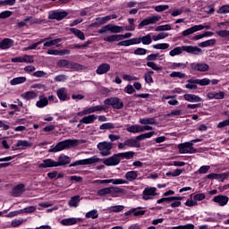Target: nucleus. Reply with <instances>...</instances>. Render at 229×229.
<instances>
[{
  "instance_id": "f257e3e1",
  "label": "nucleus",
  "mask_w": 229,
  "mask_h": 229,
  "mask_svg": "<svg viewBox=\"0 0 229 229\" xmlns=\"http://www.w3.org/2000/svg\"><path fill=\"white\" fill-rule=\"evenodd\" d=\"M74 146H80V140H65L57 143L53 148L48 150L49 153H58V151H64V149H71Z\"/></svg>"
},
{
  "instance_id": "f03ea898",
  "label": "nucleus",
  "mask_w": 229,
  "mask_h": 229,
  "mask_svg": "<svg viewBox=\"0 0 229 229\" xmlns=\"http://www.w3.org/2000/svg\"><path fill=\"white\" fill-rule=\"evenodd\" d=\"M97 148L102 157H110V155H112L114 143L108 141H102L97 145Z\"/></svg>"
},
{
  "instance_id": "7ed1b4c3",
  "label": "nucleus",
  "mask_w": 229,
  "mask_h": 229,
  "mask_svg": "<svg viewBox=\"0 0 229 229\" xmlns=\"http://www.w3.org/2000/svg\"><path fill=\"white\" fill-rule=\"evenodd\" d=\"M123 192H124V190L119 187H109L98 190L97 194L98 196H106V194H110L112 198H117V194H123Z\"/></svg>"
},
{
  "instance_id": "20e7f679",
  "label": "nucleus",
  "mask_w": 229,
  "mask_h": 229,
  "mask_svg": "<svg viewBox=\"0 0 229 229\" xmlns=\"http://www.w3.org/2000/svg\"><path fill=\"white\" fill-rule=\"evenodd\" d=\"M98 162H101V158L98 157V156H93L89 158L77 160L72 163L70 167H76V165H92V164H98Z\"/></svg>"
},
{
  "instance_id": "39448f33",
  "label": "nucleus",
  "mask_w": 229,
  "mask_h": 229,
  "mask_svg": "<svg viewBox=\"0 0 229 229\" xmlns=\"http://www.w3.org/2000/svg\"><path fill=\"white\" fill-rule=\"evenodd\" d=\"M162 19V16L157 14V15H151L143 21H140V23L138 25L139 30H142L144 26H149V24H157L160 20Z\"/></svg>"
},
{
  "instance_id": "423d86ee",
  "label": "nucleus",
  "mask_w": 229,
  "mask_h": 229,
  "mask_svg": "<svg viewBox=\"0 0 229 229\" xmlns=\"http://www.w3.org/2000/svg\"><path fill=\"white\" fill-rule=\"evenodd\" d=\"M103 164L106 165L107 167H114L115 165H119L121 164V156L120 154H114L111 156L110 157L106 158L103 161Z\"/></svg>"
},
{
  "instance_id": "0eeeda50",
  "label": "nucleus",
  "mask_w": 229,
  "mask_h": 229,
  "mask_svg": "<svg viewBox=\"0 0 229 229\" xmlns=\"http://www.w3.org/2000/svg\"><path fill=\"white\" fill-rule=\"evenodd\" d=\"M179 153L185 155L188 153H196V149L192 147V142H185L178 145Z\"/></svg>"
},
{
  "instance_id": "6e6552de",
  "label": "nucleus",
  "mask_w": 229,
  "mask_h": 229,
  "mask_svg": "<svg viewBox=\"0 0 229 229\" xmlns=\"http://www.w3.org/2000/svg\"><path fill=\"white\" fill-rule=\"evenodd\" d=\"M157 194L158 193H157L156 187H147L143 191L142 199H145V201L153 199V198H155V196H157Z\"/></svg>"
},
{
  "instance_id": "1a4fd4ad",
  "label": "nucleus",
  "mask_w": 229,
  "mask_h": 229,
  "mask_svg": "<svg viewBox=\"0 0 229 229\" xmlns=\"http://www.w3.org/2000/svg\"><path fill=\"white\" fill-rule=\"evenodd\" d=\"M105 105L111 106L113 108H116V110H120V108H123L124 105L123 104V101L117 98H107L104 101Z\"/></svg>"
},
{
  "instance_id": "9d476101",
  "label": "nucleus",
  "mask_w": 229,
  "mask_h": 229,
  "mask_svg": "<svg viewBox=\"0 0 229 229\" xmlns=\"http://www.w3.org/2000/svg\"><path fill=\"white\" fill-rule=\"evenodd\" d=\"M191 68L193 71H199V72H207L210 69V66L208 64L202 63V64H196L192 63L191 64Z\"/></svg>"
},
{
  "instance_id": "9b49d317",
  "label": "nucleus",
  "mask_w": 229,
  "mask_h": 229,
  "mask_svg": "<svg viewBox=\"0 0 229 229\" xmlns=\"http://www.w3.org/2000/svg\"><path fill=\"white\" fill-rule=\"evenodd\" d=\"M67 15H69V13L65 11H55L49 14V19H55V21H62V19H65Z\"/></svg>"
},
{
  "instance_id": "f8f14e48",
  "label": "nucleus",
  "mask_w": 229,
  "mask_h": 229,
  "mask_svg": "<svg viewBox=\"0 0 229 229\" xmlns=\"http://www.w3.org/2000/svg\"><path fill=\"white\" fill-rule=\"evenodd\" d=\"M229 198L226 195H218L215 196L213 201L215 203H218L220 207H225L228 204Z\"/></svg>"
},
{
  "instance_id": "ddd939ff",
  "label": "nucleus",
  "mask_w": 229,
  "mask_h": 229,
  "mask_svg": "<svg viewBox=\"0 0 229 229\" xmlns=\"http://www.w3.org/2000/svg\"><path fill=\"white\" fill-rule=\"evenodd\" d=\"M26 192V188H24V184H18L13 190L12 196L14 198H19V196H22Z\"/></svg>"
},
{
  "instance_id": "4468645a",
  "label": "nucleus",
  "mask_w": 229,
  "mask_h": 229,
  "mask_svg": "<svg viewBox=\"0 0 229 229\" xmlns=\"http://www.w3.org/2000/svg\"><path fill=\"white\" fill-rule=\"evenodd\" d=\"M187 82L195 83V84L200 85V87H206V85H210V79L205 78V79L199 80V79L191 78L188 80Z\"/></svg>"
},
{
  "instance_id": "2eb2a0df",
  "label": "nucleus",
  "mask_w": 229,
  "mask_h": 229,
  "mask_svg": "<svg viewBox=\"0 0 229 229\" xmlns=\"http://www.w3.org/2000/svg\"><path fill=\"white\" fill-rule=\"evenodd\" d=\"M184 51L190 55H201L202 50L197 46H184Z\"/></svg>"
},
{
  "instance_id": "dca6fc26",
  "label": "nucleus",
  "mask_w": 229,
  "mask_h": 229,
  "mask_svg": "<svg viewBox=\"0 0 229 229\" xmlns=\"http://www.w3.org/2000/svg\"><path fill=\"white\" fill-rule=\"evenodd\" d=\"M110 21V17L105 16V17H98L96 19V21L90 24L91 28H97L99 26H103V24H106Z\"/></svg>"
},
{
  "instance_id": "f3484780",
  "label": "nucleus",
  "mask_w": 229,
  "mask_h": 229,
  "mask_svg": "<svg viewBox=\"0 0 229 229\" xmlns=\"http://www.w3.org/2000/svg\"><path fill=\"white\" fill-rule=\"evenodd\" d=\"M109 71L110 64L107 63H103L98 66L96 72L101 76L102 74H106V72H108Z\"/></svg>"
},
{
  "instance_id": "a211bd4d",
  "label": "nucleus",
  "mask_w": 229,
  "mask_h": 229,
  "mask_svg": "<svg viewBox=\"0 0 229 229\" xmlns=\"http://www.w3.org/2000/svg\"><path fill=\"white\" fill-rule=\"evenodd\" d=\"M32 146L33 142L26 140H19L16 143V148H18V149H28V148H31Z\"/></svg>"
},
{
  "instance_id": "6ab92c4d",
  "label": "nucleus",
  "mask_w": 229,
  "mask_h": 229,
  "mask_svg": "<svg viewBox=\"0 0 229 229\" xmlns=\"http://www.w3.org/2000/svg\"><path fill=\"white\" fill-rule=\"evenodd\" d=\"M39 169H47V167H56V161L53 159H45L38 165Z\"/></svg>"
},
{
  "instance_id": "aec40b11",
  "label": "nucleus",
  "mask_w": 229,
  "mask_h": 229,
  "mask_svg": "<svg viewBox=\"0 0 229 229\" xmlns=\"http://www.w3.org/2000/svg\"><path fill=\"white\" fill-rule=\"evenodd\" d=\"M183 98L185 99V101H189V103H199L203 101L200 97L193 94H184Z\"/></svg>"
},
{
  "instance_id": "412c9836",
  "label": "nucleus",
  "mask_w": 229,
  "mask_h": 229,
  "mask_svg": "<svg viewBox=\"0 0 229 229\" xmlns=\"http://www.w3.org/2000/svg\"><path fill=\"white\" fill-rule=\"evenodd\" d=\"M68 164H71V157L65 155H61L58 157V161H55L56 167H59V165H67Z\"/></svg>"
},
{
  "instance_id": "4be33fe9",
  "label": "nucleus",
  "mask_w": 229,
  "mask_h": 229,
  "mask_svg": "<svg viewBox=\"0 0 229 229\" xmlns=\"http://www.w3.org/2000/svg\"><path fill=\"white\" fill-rule=\"evenodd\" d=\"M96 119H98V116H96V114H89L81 119L80 124H92V123H94Z\"/></svg>"
},
{
  "instance_id": "5701e85b",
  "label": "nucleus",
  "mask_w": 229,
  "mask_h": 229,
  "mask_svg": "<svg viewBox=\"0 0 229 229\" xmlns=\"http://www.w3.org/2000/svg\"><path fill=\"white\" fill-rule=\"evenodd\" d=\"M13 46V39H10L8 38H4L0 42V49H10Z\"/></svg>"
},
{
  "instance_id": "b1692460",
  "label": "nucleus",
  "mask_w": 229,
  "mask_h": 229,
  "mask_svg": "<svg viewBox=\"0 0 229 229\" xmlns=\"http://www.w3.org/2000/svg\"><path fill=\"white\" fill-rule=\"evenodd\" d=\"M47 105H49L47 98L44 95H40L39 101L36 102V106H38V108H44V106H47Z\"/></svg>"
},
{
  "instance_id": "393cba45",
  "label": "nucleus",
  "mask_w": 229,
  "mask_h": 229,
  "mask_svg": "<svg viewBox=\"0 0 229 229\" xmlns=\"http://www.w3.org/2000/svg\"><path fill=\"white\" fill-rule=\"evenodd\" d=\"M56 94L60 101H67V99H69V97L67 95V89L65 88L59 89Z\"/></svg>"
},
{
  "instance_id": "a878e982",
  "label": "nucleus",
  "mask_w": 229,
  "mask_h": 229,
  "mask_svg": "<svg viewBox=\"0 0 229 229\" xmlns=\"http://www.w3.org/2000/svg\"><path fill=\"white\" fill-rule=\"evenodd\" d=\"M208 99H225V92L219 91V92H209L208 93Z\"/></svg>"
},
{
  "instance_id": "bb28decb",
  "label": "nucleus",
  "mask_w": 229,
  "mask_h": 229,
  "mask_svg": "<svg viewBox=\"0 0 229 229\" xmlns=\"http://www.w3.org/2000/svg\"><path fill=\"white\" fill-rule=\"evenodd\" d=\"M21 98L26 99V101H30V99H36V98H38V94L35 91H27L21 94Z\"/></svg>"
},
{
  "instance_id": "cd10ccee",
  "label": "nucleus",
  "mask_w": 229,
  "mask_h": 229,
  "mask_svg": "<svg viewBox=\"0 0 229 229\" xmlns=\"http://www.w3.org/2000/svg\"><path fill=\"white\" fill-rule=\"evenodd\" d=\"M81 199L80 195L72 197L71 199L68 201L69 207L76 208L78 207V205H80Z\"/></svg>"
},
{
  "instance_id": "c85d7f7f",
  "label": "nucleus",
  "mask_w": 229,
  "mask_h": 229,
  "mask_svg": "<svg viewBox=\"0 0 229 229\" xmlns=\"http://www.w3.org/2000/svg\"><path fill=\"white\" fill-rule=\"evenodd\" d=\"M228 174H208V180H226Z\"/></svg>"
},
{
  "instance_id": "c756f323",
  "label": "nucleus",
  "mask_w": 229,
  "mask_h": 229,
  "mask_svg": "<svg viewBox=\"0 0 229 229\" xmlns=\"http://www.w3.org/2000/svg\"><path fill=\"white\" fill-rule=\"evenodd\" d=\"M107 28L111 33H122V31H124V27L123 26L107 24Z\"/></svg>"
},
{
  "instance_id": "7c9ffc66",
  "label": "nucleus",
  "mask_w": 229,
  "mask_h": 229,
  "mask_svg": "<svg viewBox=\"0 0 229 229\" xmlns=\"http://www.w3.org/2000/svg\"><path fill=\"white\" fill-rule=\"evenodd\" d=\"M125 144L127 148H140V143L133 138L125 140Z\"/></svg>"
},
{
  "instance_id": "2f4dec72",
  "label": "nucleus",
  "mask_w": 229,
  "mask_h": 229,
  "mask_svg": "<svg viewBox=\"0 0 229 229\" xmlns=\"http://www.w3.org/2000/svg\"><path fill=\"white\" fill-rule=\"evenodd\" d=\"M139 177V174L135 171H130L125 174V178L128 182H135Z\"/></svg>"
},
{
  "instance_id": "473e14b6",
  "label": "nucleus",
  "mask_w": 229,
  "mask_h": 229,
  "mask_svg": "<svg viewBox=\"0 0 229 229\" xmlns=\"http://www.w3.org/2000/svg\"><path fill=\"white\" fill-rule=\"evenodd\" d=\"M68 69H71L72 71H83L85 67L78 63L70 62L68 64Z\"/></svg>"
},
{
  "instance_id": "72a5a7b5",
  "label": "nucleus",
  "mask_w": 229,
  "mask_h": 229,
  "mask_svg": "<svg viewBox=\"0 0 229 229\" xmlns=\"http://www.w3.org/2000/svg\"><path fill=\"white\" fill-rule=\"evenodd\" d=\"M185 51L184 46L182 47H176L173 50L170 51L169 55L170 56H176L178 55H182Z\"/></svg>"
},
{
  "instance_id": "f704fd0d",
  "label": "nucleus",
  "mask_w": 229,
  "mask_h": 229,
  "mask_svg": "<svg viewBox=\"0 0 229 229\" xmlns=\"http://www.w3.org/2000/svg\"><path fill=\"white\" fill-rule=\"evenodd\" d=\"M126 131L129 133H141L142 132V129L140 128V125H137V124L127 127Z\"/></svg>"
},
{
  "instance_id": "c9c22d12",
  "label": "nucleus",
  "mask_w": 229,
  "mask_h": 229,
  "mask_svg": "<svg viewBox=\"0 0 229 229\" xmlns=\"http://www.w3.org/2000/svg\"><path fill=\"white\" fill-rule=\"evenodd\" d=\"M26 77H16L11 80L10 84L13 86L21 85V83H26Z\"/></svg>"
},
{
  "instance_id": "e433bc0d",
  "label": "nucleus",
  "mask_w": 229,
  "mask_h": 229,
  "mask_svg": "<svg viewBox=\"0 0 229 229\" xmlns=\"http://www.w3.org/2000/svg\"><path fill=\"white\" fill-rule=\"evenodd\" d=\"M70 31L72 33H73V35H75V37L80 38V40H85V34L81 30H80L78 29L72 28V29H70Z\"/></svg>"
},
{
  "instance_id": "4c0bfd02",
  "label": "nucleus",
  "mask_w": 229,
  "mask_h": 229,
  "mask_svg": "<svg viewBox=\"0 0 229 229\" xmlns=\"http://www.w3.org/2000/svg\"><path fill=\"white\" fill-rule=\"evenodd\" d=\"M139 122L140 124H145V125L157 124V119L149 118V117L140 118Z\"/></svg>"
},
{
  "instance_id": "58836bf2",
  "label": "nucleus",
  "mask_w": 229,
  "mask_h": 229,
  "mask_svg": "<svg viewBox=\"0 0 229 229\" xmlns=\"http://www.w3.org/2000/svg\"><path fill=\"white\" fill-rule=\"evenodd\" d=\"M59 42H62V38L47 39V42L44 43V47L56 46V44H59Z\"/></svg>"
},
{
  "instance_id": "ea45409f",
  "label": "nucleus",
  "mask_w": 229,
  "mask_h": 229,
  "mask_svg": "<svg viewBox=\"0 0 229 229\" xmlns=\"http://www.w3.org/2000/svg\"><path fill=\"white\" fill-rule=\"evenodd\" d=\"M77 222L76 218H64L61 221V225L64 226H72V225H76Z\"/></svg>"
},
{
  "instance_id": "a19ab883",
  "label": "nucleus",
  "mask_w": 229,
  "mask_h": 229,
  "mask_svg": "<svg viewBox=\"0 0 229 229\" xmlns=\"http://www.w3.org/2000/svg\"><path fill=\"white\" fill-rule=\"evenodd\" d=\"M105 42H119L121 40V35H111L104 38Z\"/></svg>"
},
{
  "instance_id": "79ce46f5",
  "label": "nucleus",
  "mask_w": 229,
  "mask_h": 229,
  "mask_svg": "<svg viewBox=\"0 0 229 229\" xmlns=\"http://www.w3.org/2000/svg\"><path fill=\"white\" fill-rule=\"evenodd\" d=\"M85 217L87 219H98V217H99V214L98 213V209H93V210L86 213Z\"/></svg>"
},
{
  "instance_id": "37998d69",
  "label": "nucleus",
  "mask_w": 229,
  "mask_h": 229,
  "mask_svg": "<svg viewBox=\"0 0 229 229\" xmlns=\"http://www.w3.org/2000/svg\"><path fill=\"white\" fill-rule=\"evenodd\" d=\"M119 155H120L121 160L123 158H125L126 160H130V158H133V157H135V152H133V151L122 152V153H119Z\"/></svg>"
},
{
  "instance_id": "c03bdc74",
  "label": "nucleus",
  "mask_w": 229,
  "mask_h": 229,
  "mask_svg": "<svg viewBox=\"0 0 229 229\" xmlns=\"http://www.w3.org/2000/svg\"><path fill=\"white\" fill-rule=\"evenodd\" d=\"M140 38L143 46H149V44L153 42V38H151V34H147L146 36H142L140 37Z\"/></svg>"
},
{
  "instance_id": "a18cd8bd",
  "label": "nucleus",
  "mask_w": 229,
  "mask_h": 229,
  "mask_svg": "<svg viewBox=\"0 0 229 229\" xmlns=\"http://www.w3.org/2000/svg\"><path fill=\"white\" fill-rule=\"evenodd\" d=\"M170 78H179V80H183L187 78V75L182 72H173L170 73Z\"/></svg>"
},
{
  "instance_id": "49530a36",
  "label": "nucleus",
  "mask_w": 229,
  "mask_h": 229,
  "mask_svg": "<svg viewBox=\"0 0 229 229\" xmlns=\"http://www.w3.org/2000/svg\"><path fill=\"white\" fill-rule=\"evenodd\" d=\"M216 39H208L199 44V47H208L210 46H215Z\"/></svg>"
},
{
  "instance_id": "de8ad7c7",
  "label": "nucleus",
  "mask_w": 229,
  "mask_h": 229,
  "mask_svg": "<svg viewBox=\"0 0 229 229\" xmlns=\"http://www.w3.org/2000/svg\"><path fill=\"white\" fill-rule=\"evenodd\" d=\"M187 64L189 63H173L171 69H187Z\"/></svg>"
},
{
  "instance_id": "09e8293b",
  "label": "nucleus",
  "mask_w": 229,
  "mask_h": 229,
  "mask_svg": "<svg viewBox=\"0 0 229 229\" xmlns=\"http://www.w3.org/2000/svg\"><path fill=\"white\" fill-rule=\"evenodd\" d=\"M167 37H169V33L161 32L157 36H153L152 40H154V42H157V40L167 38Z\"/></svg>"
},
{
  "instance_id": "8fccbe9b",
  "label": "nucleus",
  "mask_w": 229,
  "mask_h": 229,
  "mask_svg": "<svg viewBox=\"0 0 229 229\" xmlns=\"http://www.w3.org/2000/svg\"><path fill=\"white\" fill-rule=\"evenodd\" d=\"M37 211V207L30 206L21 209V214H33Z\"/></svg>"
},
{
  "instance_id": "3c124183",
  "label": "nucleus",
  "mask_w": 229,
  "mask_h": 229,
  "mask_svg": "<svg viewBox=\"0 0 229 229\" xmlns=\"http://www.w3.org/2000/svg\"><path fill=\"white\" fill-rule=\"evenodd\" d=\"M153 71H149L144 74L146 83H153Z\"/></svg>"
},
{
  "instance_id": "603ef678",
  "label": "nucleus",
  "mask_w": 229,
  "mask_h": 229,
  "mask_svg": "<svg viewBox=\"0 0 229 229\" xmlns=\"http://www.w3.org/2000/svg\"><path fill=\"white\" fill-rule=\"evenodd\" d=\"M182 114V109H175V110H172L170 113H168L166 114V117H178Z\"/></svg>"
},
{
  "instance_id": "864d4df0",
  "label": "nucleus",
  "mask_w": 229,
  "mask_h": 229,
  "mask_svg": "<svg viewBox=\"0 0 229 229\" xmlns=\"http://www.w3.org/2000/svg\"><path fill=\"white\" fill-rule=\"evenodd\" d=\"M33 62H35L33 55H25L21 57L22 64H33Z\"/></svg>"
},
{
  "instance_id": "5fc2aeb1",
  "label": "nucleus",
  "mask_w": 229,
  "mask_h": 229,
  "mask_svg": "<svg viewBox=\"0 0 229 229\" xmlns=\"http://www.w3.org/2000/svg\"><path fill=\"white\" fill-rule=\"evenodd\" d=\"M171 30V25L166 24V25H159L156 27L155 31H170Z\"/></svg>"
},
{
  "instance_id": "6e6d98bb",
  "label": "nucleus",
  "mask_w": 229,
  "mask_h": 229,
  "mask_svg": "<svg viewBox=\"0 0 229 229\" xmlns=\"http://www.w3.org/2000/svg\"><path fill=\"white\" fill-rule=\"evenodd\" d=\"M115 126L112 123H106L100 125L99 130H114Z\"/></svg>"
},
{
  "instance_id": "4d7b16f0",
  "label": "nucleus",
  "mask_w": 229,
  "mask_h": 229,
  "mask_svg": "<svg viewBox=\"0 0 229 229\" xmlns=\"http://www.w3.org/2000/svg\"><path fill=\"white\" fill-rule=\"evenodd\" d=\"M111 183H113V185H123L128 183V181L124 179H111Z\"/></svg>"
},
{
  "instance_id": "13d9d810",
  "label": "nucleus",
  "mask_w": 229,
  "mask_h": 229,
  "mask_svg": "<svg viewBox=\"0 0 229 229\" xmlns=\"http://www.w3.org/2000/svg\"><path fill=\"white\" fill-rule=\"evenodd\" d=\"M69 64L70 62L65 59H61L57 62V66L58 67H66V69H69Z\"/></svg>"
},
{
  "instance_id": "bf43d9fd",
  "label": "nucleus",
  "mask_w": 229,
  "mask_h": 229,
  "mask_svg": "<svg viewBox=\"0 0 229 229\" xmlns=\"http://www.w3.org/2000/svg\"><path fill=\"white\" fill-rule=\"evenodd\" d=\"M154 49H169V44L167 43H160L157 45H153Z\"/></svg>"
},
{
  "instance_id": "052dcab7",
  "label": "nucleus",
  "mask_w": 229,
  "mask_h": 229,
  "mask_svg": "<svg viewBox=\"0 0 229 229\" xmlns=\"http://www.w3.org/2000/svg\"><path fill=\"white\" fill-rule=\"evenodd\" d=\"M192 33H196V29L191 27L182 31V37H189V35H192Z\"/></svg>"
},
{
  "instance_id": "680f3d73",
  "label": "nucleus",
  "mask_w": 229,
  "mask_h": 229,
  "mask_svg": "<svg viewBox=\"0 0 229 229\" xmlns=\"http://www.w3.org/2000/svg\"><path fill=\"white\" fill-rule=\"evenodd\" d=\"M147 66L150 67V69H153V71H162V67L157 65V64L153 62H148Z\"/></svg>"
},
{
  "instance_id": "e2e57ef3",
  "label": "nucleus",
  "mask_w": 229,
  "mask_h": 229,
  "mask_svg": "<svg viewBox=\"0 0 229 229\" xmlns=\"http://www.w3.org/2000/svg\"><path fill=\"white\" fill-rule=\"evenodd\" d=\"M109 210L111 212H123V210H124V206H112L111 208H109Z\"/></svg>"
},
{
  "instance_id": "0e129e2a",
  "label": "nucleus",
  "mask_w": 229,
  "mask_h": 229,
  "mask_svg": "<svg viewBox=\"0 0 229 229\" xmlns=\"http://www.w3.org/2000/svg\"><path fill=\"white\" fill-rule=\"evenodd\" d=\"M22 223H24V219H21V220L14 219V220L12 221L11 226L13 228H17V226H21V225H22Z\"/></svg>"
},
{
  "instance_id": "69168bd1",
  "label": "nucleus",
  "mask_w": 229,
  "mask_h": 229,
  "mask_svg": "<svg viewBox=\"0 0 229 229\" xmlns=\"http://www.w3.org/2000/svg\"><path fill=\"white\" fill-rule=\"evenodd\" d=\"M171 229H194V225L187 224L185 225L174 226Z\"/></svg>"
},
{
  "instance_id": "338daca9",
  "label": "nucleus",
  "mask_w": 229,
  "mask_h": 229,
  "mask_svg": "<svg viewBox=\"0 0 229 229\" xmlns=\"http://www.w3.org/2000/svg\"><path fill=\"white\" fill-rule=\"evenodd\" d=\"M218 37H225L229 38V30H219L216 32Z\"/></svg>"
},
{
  "instance_id": "774afa93",
  "label": "nucleus",
  "mask_w": 229,
  "mask_h": 229,
  "mask_svg": "<svg viewBox=\"0 0 229 229\" xmlns=\"http://www.w3.org/2000/svg\"><path fill=\"white\" fill-rule=\"evenodd\" d=\"M217 13H229V5H223L220 7Z\"/></svg>"
}]
</instances>
